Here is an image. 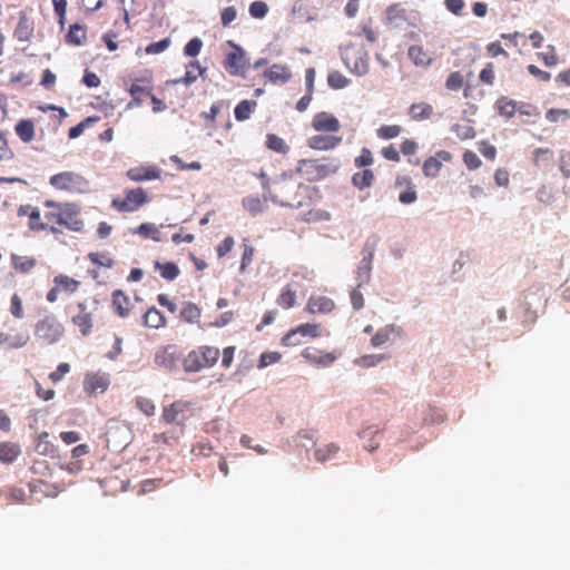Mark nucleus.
<instances>
[{
	"mask_svg": "<svg viewBox=\"0 0 570 570\" xmlns=\"http://www.w3.org/2000/svg\"><path fill=\"white\" fill-rule=\"evenodd\" d=\"M553 163V151L549 148H537L533 151V164L540 168H547Z\"/></svg>",
	"mask_w": 570,
	"mask_h": 570,
	"instance_id": "38",
	"label": "nucleus"
},
{
	"mask_svg": "<svg viewBox=\"0 0 570 570\" xmlns=\"http://www.w3.org/2000/svg\"><path fill=\"white\" fill-rule=\"evenodd\" d=\"M149 202L146 190L141 187L126 189L125 197H116L111 200V207L120 213H131L138 210Z\"/></svg>",
	"mask_w": 570,
	"mask_h": 570,
	"instance_id": "9",
	"label": "nucleus"
},
{
	"mask_svg": "<svg viewBox=\"0 0 570 570\" xmlns=\"http://www.w3.org/2000/svg\"><path fill=\"white\" fill-rule=\"evenodd\" d=\"M88 258L96 266L110 268L114 265V259L107 253H89Z\"/></svg>",
	"mask_w": 570,
	"mask_h": 570,
	"instance_id": "46",
	"label": "nucleus"
},
{
	"mask_svg": "<svg viewBox=\"0 0 570 570\" xmlns=\"http://www.w3.org/2000/svg\"><path fill=\"white\" fill-rule=\"evenodd\" d=\"M200 316L202 309L195 303L186 302L180 309V318L186 323H197Z\"/></svg>",
	"mask_w": 570,
	"mask_h": 570,
	"instance_id": "35",
	"label": "nucleus"
},
{
	"mask_svg": "<svg viewBox=\"0 0 570 570\" xmlns=\"http://www.w3.org/2000/svg\"><path fill=\"white\" fill-rule=\"evenodd\" d=\"M373 155L368 148H363L360 156L354 160V164L358 168L367 167L373 164Z\"/></svg>",
	"mask_w": 570,
	"mask_h": 570,
	"instance_id": "58",
	"label": "nucleus"
},
{
	"mask_svg": "<svg viewBox=\"0 0 570 570\" xmlns=\"http://www.w3.org/2000/svg\"><path fill=\"white\" fill-rule=\"evenodd\" d=\"M18 215L29 217L28 226L31 230L40 232L48 229V226L46 225V219H41L40 210L37 207H32L30 205H22L18 208Z\"/></svg>",
	"mask_w": 570,
	"mask_h": 570,
	"instance_id": "18",
	"label": "nucleus"
},
{
	"mask_svg": "<svg viewBox=\"0 0 570 570\" xmlns=\"http://www.w3.org/2000/svg\"><path fill=\"white\" fill-rule=\"evenodd\" d=\"M49 183L55 189L69 193H85L89 189V181L73 171L56 174L50 177Z\"/></svg>",
	"mask_w": 570,
	"mask_h": 570,
	"instance_id": "5",
	"label": "nucleus"
},
{
	"mask_svg": "<svg viewBox=\"0 0 570 570\" xmlns=\"http://www.w3.org/2000/svg\"><path fill=\"white\" fill-rule=\"evenodd\" d=\"M321 335V325L320 324H301L295 328H292L288 331L283 337H282V344L284 346H296L301 344V341L297 338V336L302 337H311L315 338Z\"/></svg>",
	"mask_w": 570,
	"mask_h": 570,
	"instance_id": "11",
	"label": "nucleus"
},
{
	"mask_svg": "<svg viewBox=\"0 0 570 570\" xmlns=\"http://www.w3.org/2000/svg\"><path fill=\"white\" fill-rule=\"evenodd\" d=\"M312 127L320 132H337L341 129L338 119L326 111L314 115Z\"/></svg>",
	"mask_w": 570,
	"mask_h": 570,
	"instance_id": "14",
	"label": "nucleus"
},
{
	"mask_svg": "<svg viewBox=\"0 0 570 570\" xmlns=\"http://www.w3.org/2000/svg\"><path fill=\"white\" fill-rule=\"evenodd\" d=\"M10 259H11L12 267L17 272H20V273H23V274L29 273L37 265L36 258L30 257V256H22V255H18V254H11Z\"/></svg>",
	"mask_w": 570,
	"mask_h": 570,
	"instance_id": "33",
	"label": "nucleus"
},
{
	"mask_svg": "<svg viewBox=\"0 0 570 570\" xmlns=\"http://www.w3.org/2000/svg\"><path fill=\"white\" fill-rule=\"evenodd\" d=\"M373 257V249H368L361 259L360 265L357 267V287H362L363 285L370 282Z\"/></svg>",
	"mask_w": 570,
	"mask_h": 570,
	"instance_id": "21",
	"label": "nucleus"
},
{
	"mask_svg": "<svg viewBox=\"0 0 570 570\" xmlns=\"http://www.w3.org/2000/svg\"><path fill=\"white\" fill-rule=\"evenodd\" d=\"M351 303L354 309H361L364 307V296L360 291V287H355L352 289L350 294Z\"/></svg>",
	"mask_w": 570,
	"mask_h": 570,
	"instance_id": "63",
	"label": "nucleus"
},
{
	"mask_svg": "<svg viewBox=\"0 0 570 570\" xmlns=\"http://www.w3.org/2000/svg\"><path fill=\"white\" fill-rule=\"evenodd\" d=\"M463 161L470 170L478 169L482 164L478 155L471 150H466L463 154Z\"/></svg>",
	"mask_w": 570,
	"mask_h": 570,
	"instance_id": "60",
	"label": "nucleus"
},
{
	"mask_svg": "<svg viewBox=\"0 0 570 570\" xmlns=\"http://www.w3.org/2000/svg\"><path fill=\"white\" fill-rule=\"evenodd\" d=\"M144 325L149 328H161L166 325V317L156 307H150L144 314Z\"/></svg>",
	"mask_w": 570,
	"mask_h": 570,
	"instance_id": "29",
	"label": "nucleus"
},
{
	"mask_svg": "<svg viewBox=\"0 0 570 570\" xmlns=\"http://www.w3.org/2000/svg\"><path fill=\"white\" fill-rule=\"evenodd\" d=\"M546 118L550 122L566 121L570 119V110L562 108H551L546 112Z\"/></svg>",
	"mask_w": 570,
	"mask_h": 570,
	"instance_id": "47",
	"label": "nucleus"
},
{
	"mask_svg": "<svg viewBox=\"0 0 570 570\" xmlns=\"http://www.w3.org/2000/svg\"><path fill=\"white\" fill-rule=\"evenodd\" d=\"M342 142V137L330 135H315L308 138L307 145L314 150L334 149Z\"/></svg>",
	"mask_w": 570,
	"mask_h": 570,
	"instance_id": "20",
	"label": "nucleus"
},
{
	"mask_svg": "<svg viewBox=\"0 0 570 570\" xmlns=\"http://www.w3.org/2000/svg\"><path fill=\"white\" fill-rule=\"evenodd\" d=\"M302 356L311 364L326 367L334 363L336 355L333 353L322 352L315 347H306L302 352Z\"/></svg>",
	"mask_w": 570,
	"mask_h": 570,
	"instance_id": "16",
	"label": "nucleus"
},
{
	"mask_svg": "<svg viewBox=\"0 0 570 570\" xmlns=\"http://www.w3.org/2000/svg\"><path fill=\"white\" fill-rule=\"evenodd\" d=\"M266 147L283 155L289 151V146L285 140L275 134H268L266 136Z\"/></svg>",
	"mask_w": 570,
	"mask_h": 570,
	"instance_id": "41",
	"label": "nucleus"
},
{
	"mask_svg": "<svg viewBox=\"0 0 570 570\" xmlns=\"http://www.w3.org/2000/svg\"><path fill=\"white\" fill-rule=\"evenodd\" d=\"M52 282L58 287L60 293H66L69 295L76 293L81 285L79 281L65 274L55 276Z\"/></svg>",
	"mask_w": 570,
	"mask_h": 570,
	"instance_id": "27",
	"label": "nucleus"
},
{
	"mask_svg": "<svg viewBox=\"0 0 570 570\" xmlns=\"http://www.w3.org/2000/svg\"><path fill=\"white\" fill-rule=\"evenodd\" d=\"M296 291L289 285H286L277 297V304L285 309H288L295 305Z\"/></svg>",
	"mask_w": 570,
	"mask_h": 570,
	"instance_id": "40",
	"label": "nucleus"
},
{
	"mask_svg": "<svg viewBox=\"0 0 570 570\" xmlns=\"http://www.w3.org/2000/svg\"><path fill=\"white\" fill-rule=\"evenodd\" d=\"M282 355L278 352H265L259 356V361L257 364L258 368H264L268 365L277 363L281 360Z\"/></svg>",
	"mask_w": 570,
	"mask_h": 570,
	"instance_id": "53",
	"label": "nucleus"
},
{
	"mask_svg": "<svg viewBox=\"0 0 570 570\" xmlns=\"http://www.w3.org/2000/svg\"><path fill=\"white\" fill-rule=\"evenodd\" d=\"M202 47L203 41L198 37H195L186 43L184 52L186 56L195 57L199 53Z\"/></svg>",
	"mask_w": 570,
	"mask_h": 570,
	"instance_id": "59",
	"label": "nucleus"
},
{
	"mask_svg": "<svg viewBox=\"0 0 570 570\" xmlns=\"http://www.w3.org/2000/svg\"><path fill=\"white\" fill-rule=\"evenodd\" d=\"M127 177L132 181L153 180L160 177V169L156 166H138L127 170Z\"/></svg>",
	"mask_w": 570,
	"mask_h": 570,
	"instance_id": "19",
	"label": "nucleus"
},
{
	"mask_svg": "<svg viewBox=\"0 0 570 570\" xmlns=\"http://www.w3.org/2000/svg\"><path fill=\"white\" fill-rule=\"evenodd\" d=\"M442 163L436 157H429L423 163V174L426 177H436L441 170Z\"/></svg>",
	"mask_w": 570,
	"mask_h": 570,
	"instance_id": "45",
	"label": "nucleus"
},
{
	"mask_svg": "<svg viewBox=\"0 0 570 570\" xmlns=\"http://www.w3.org/2000/svg\"><path fill=\"white\" fill-rule=\"evenodd\" d=\"M28 341L29 334L27 332L17 333L14 335L0 332V345H6L9 348L23 347Z\"/></svg>",
	"mask_w": 570,
	"mask_h": 570,
	"instance_id": "28",
	"label": "nucleus"
},
{
	"mask_svg": "<svg viewBox=\"0 0 570 570\" xmlns=\"http://www.w3.org/2000/svg\"><path fill=\"white\" fill-rule=\"evenodd\" d=\"M33 35V24L30 19L22 13L19 18L17 28L14 30V37L19 41H29Z\"/></svg>",
	"mask_w": 570,
	"mask_h": 570,
	"instance_id": "30",
	"label": "nucleus"
},
{
	"mask_svg": "<svg viewBox=\"0 0 570 570\" xmlns=\"http://www.w3.org/2000/svg\"><path fill=\"white\" fill-rule=\"evenodd\" d=\"M136 407L147 416H153L156 411L154 402L145 396H137L135 399Z\"/></svg>",
	"mask_w": 570,
	"mask_h": 570,
	"instance_id": "48",
	"label": "nucleus"
},
{
	"mask_svg": "<svg viewBox=\"0 0 570 570\" xmlns=\"http://www.w3.org/2000/svg\"><path fill=\"white\" fill-rule=\"evenodd\" d=\"M155 268L160 273V276L166 281H174L176 277H178L180 273L178 266L173 262H155Z\"/></svg>",
	"mask_w": 570,
	"mask_h": 570,
	"instance_id": "39",
	"label": "nucleus"
},
{
	"mask_svg": "<svg viewBox=\"0 0 570 570\" xmlns=\"http://www.w3.org/2000/svg\"><path fill=\"white\" fill-rule=\"evenodd\" d=\"M226 43L229 47V51L225 53L224 67L236 71L248 68L250 63L244 49L233 40H228Z\"/></svg>",
	"mask_w": 570,
	"mask_h": 570,
	"instance_id": "12",
	"label": "nucleus"
},
{
	"mask_svg": "<svg viewBox=\"0 0 570 570\" xmlns=\"http://www.w3.org/2000/svg\"><path fill=\"white\" fill-rule=\"evenodd\" d=\"M402 332H403L402 328L394 324L386 325L385 327L380 328L372 336L371 343L373 346L379 347V346L390 342L392 336H401Z\"/></svg>",
	"mask_w": 570,
	"mask_h": 570,
	"instance_id": "23",
	"label": "nucleus"
},
{
	"mask_svg": "<svg viewBox=\"0 0 570 570\" xmlns=\"http://www.w3.org/2000/svg\"><path fill=\"white\" fill-rule=\"evenodd\" d=\"M494 108L500 116L510 119L517 115V100L501 97L495 101Z\"/></svg>",
	"mask_w": 570,
	"mask_h": 570,
	"instance_id": "31",
	"label": "nucleus"
},
{
	"mask_svg": "<svg viewBox=\"0 0 570 570\" xmlns=\"http://www.w3.org/2000/svg\"><path fill=\"white\" fill-rule=\"evenodd\" d=\"M299 170L309 179L320 180L335 173L336 167L331 163H322L317 159H303L299 161Z\"/></svg>",
	"mask_w": 570,
	"mask_h": 570,
	"instance_id": "10",
	"label": "nucleus"
},
{
	"mask_svg": "<svg viewBox=\"0 0 570 570\" xmlns=\"http://www.w3.org/2000/svg\"><path fill=\"white\" fill-rule=\"evenodd\" d=\"M220 352L218 347L202 345L190 351L183 361V366L186 372H199L204 368L214 366Z\"/></svg>",
	"mask_w": 570,
	"mask_h": 570,
	"instance_id": "2",
	"label": "nucleus"
},
{
	"mask_svg": "<svg viewBox=\"0 0 570 570\" xmlns=\"http://www.w3.org/2000/svg\"><path fill=\"white\" fill-rule=\"evenodd\" d=\"M257 102L254 100H242L234 109L236 120L244 121L249 119L253 110L256 108Z\"/></svg>",
	"mask_w": 570,
	"mask_h": 570,
	"instance_id": "37",
	"label": "nucleus"
},
{
	"mask_svg": "<svg viewBox=\"0 0 570 570\" xmlns=\"http://www.w3.org/2000/svg\"><path fill=\"white\" fill-rule=\"evenodd\" d=\"M191 453L196 456L207 458L213 453V446L209 443L198 442L193 446Z\"/></svg>",
	"mask_w": 570,
	"mask_h": 570,
	"instance_id": "62",
	"label": "nucleus"
},
{
	"mask_svg": "<svg viewBox=\"0 0 570 570\" xmlns=\"http://www.w3.org/2000/svg\"><path fill=\"white\" fill-rule=\"evenodd\" d=\"M237 18V9L234 6L226 7L220 12V23L224 28L229 27Z\"/></svg>",
	"mask_w": 570,
	"mask_h": 570,
	"instance_id": "55",
	"label": "nucleus"
},
{
	"mask_svg": "<svg viewBox=\"0 0 570 570\" xmlns=\"http://www.w3.org/2000/svg\"><path fill=\"white\" fill-rule=\"evenodd\" d=\"M21 454V446L16 442H0V462L11 464Z\"/></svg>",
	"mask_w": 570,
	"mask_h": 570,
	"instance_id": "24",
	"label": "nucleus"
},
{
	"mask_svg": "<svg viewBox=\"0 0 570 570\" xmlns=\"http://www.w3.org/2000/svg\"><path fill=\"white\" fill-rule=\"evenodd\" d=\"M385 21L393 29H415L421 22V14L416 10L405 8L402 3H393L385 9Z\"/></svg>",
	"mask_w": 570,
	"mask_h": 570,
	"instance_id": "3",
	"label": "nucleus"
},
{
	"mask_svg": "<svg viewBox=\"0 0 570 570\" xmlns=\"http://www.w3.org/2000/svg\"><path fill=\"white\" fill-rule=\"evenodd\" d=\"M99 308V301L92 298L91 301L85 299L77 304V313L71 317V323L78 327L82 336H88L92 333L95 313Z\"/></svg>",
	"mask_w": 570,
	"mask_h": 570,
	"instance_id": "4",
	"label": "nucleus"
},
{
	"mask_svg": "<svg viewBox=\"0 0 570 570\" xmlns=\"http://www.w3.org/2000/svg\"><path fill=\"white\" fill-rule=\"evenodd\" d=\"M235 245V239L233 236H226L222 243L217 246V256L219 258L224 257L226 254H228Z\"/></svg>",
	"mask_w": 570,
	"mask_h": 570,
	"instance_id": "61",
	"label": "nucleus"
},
{
	"mask_svg": "<svg viewBox=\"0 0 570 570\" xmlns=\"http://www.w3.org/2000/svg\"><path fill=\"white\" fill-rule=\"evenodd\" d=\"M191 406L189 401L177 400L163 406L160 420L166 424L184 428L185 422L191 415Z\"/></svg>",
	"mask_w": 570,
	"mask_h": 570,
	"instance_id": "8",
	"label": "nucleus"
},
{
	"mask_svg": "<svg viewBox=\"0 0 570 570\" xmlns=\"http://www.w3.org/2000/svg\"><path fill=\"white\" fill-rule=\"evenodd\" d=\"M327 82L333 89H343L348 85L350 80L342 73H328Z\"/></svg>",
	"mask_w": 570,
	"mask_h": 570,
	"instance_id": "57",
	"label": "nucleus"
},
{
	"mask_svg": "<svg viewBox=\"0 0 570 570\" xmlns=\"http://www.w3.org/2000/svg\"><path fill=\"white\" fill-rule=\"evenodd\" d=\"M178 362L176 345H167L159 348L155 354V363L164 368L173 370Z\"/></svg>",
	"mask_w": 570,
	"mask_h": 570,
	"instance_id": "17",
	"label": "nucleus"
},
{
	"mask_svg": "<svg viewBox=\"0 0 570 570\" xmlns=\"http://www.w3.org/2000/svg\"><path fill=\"white\" fill-rule=\"evenodd\" d=\"M63 333L65 327L55 315H46L35 326L36 337L49 345L60 341Z\"/></svg>",
	"mask_w": 570,
	"mask_h": 570,
	"instance_id": "7",
	"label": "nucleus"
},
{
	"mask_svg": "<svg viewBox=\"0 0 570 570\" xmlns=\"http://www.w3.org/2000/svg\"><path fill=\"white\" fill-rule=\"evenodd\" d=\"M96 120H98V118L88 117L85 120L80 121L78 125L71 127L68 132L69 138L73 139V138L79 137L83 132L85 128L88 125L95 122Z\"/></svg>",
	"mask_w": 570,
	"mask_h": 570,
	"instance_id": "56",
	"label": "nucleus"
},
{
	"mask_svg": "<svg viewBox=\"0 0 570 570\" xmlns=\"http://www.w3.org/2000/svg\"><path fill=\"white\" fill-rule=\"evenodd\" d=\"M49 208L45 214L46 225L51 233H61L60 227L71 232H81L83 220L80 217V208L70 203L59 204L52 200L45 203Z\"/></svg>",
	"mask_w": 570,
	"mask_h": 570,
	"instance_id": "1",
	"label": "nucleus"
},
{
	"mask_svg": "<svg viewBox=\"0 0 570 570\" xmlns=\"http://www.w3.org/2000/svg\"><path fill=\"white\" fill-rule=\"evenodd\" d=\"M338 450L340 448L334 443L326 444L323 448H318L315 450V460L317 462L323 463L333 458L338 452Z\"/></svg>",
	"mask_w": 570,
	"mask_h": 570,
	"instance_id": "43",
	"label": "nucleus"
},
{
	"mask_svg": "<svg viewBox=\"0 0 570 570\" xmlns=\"http://www.w3.org/2000/svg\"><path fill=\"white\" fill-rule=\"evenodd\" d=\"M254 247L249 244V240L245 238L243 240V255L240 262V272H244L248 265H250L254 257Z\"/></svg>",
	"mask_w": 570,
	"mask_h": 570,
	"instance_id": "49",
	"label": "nucleus"
},
{
	"mask_svg": "<svg viewBox=\"0 0 570 570\" xmlns=\"http://www.w3.org/2000/svg\"><path fill=\"white\" fill-rule=\"evenodd\" d=\"M446 88L449 90H459L464 86V80L461 73H451L446 80Z\"/></svg>",
	"mask_w": 570,
	"mask_h": 570,
	"instance_id": "64",
	"label": "nucleus"
},
{
	"mask_svg": "<svg viewBox=\"0 0 570 570\" xmlns=\"http://www.w3.org/2000/svg\"><path fill=\"white\" fill-rule=\"evenodd\" d=\"M267 200L268 199H265V195H263V199L258 196H249L243 199V206L249 214L255 216L264 212Z\"/></svg>",
	"mask_w": 570,
	"mask_h": 570,
	"instance_id": "36",
	"label": "nucleus"
},
{
	"mask_svg": "<svg viewBox=\"0 0 570 570\" xmlns=\"http://www.w3.org/2000/svg\"><path fill=\"white\" fill-rule=\"evenodd\" d=\"M409 58L416 67L426 68L432 62V57L422 46H411L407 50Z\"/></svg>",
	"mask_w": 570,
	"mask_h": 570,
	"instance_id": "26",
	"label": "nucleus"
},
{
	"mask_svg": "<svg viewBox=\"0 0 570 570\" xmlns=\"http://www.w3.org/2000/svg\"><path fill=\"white\" fill-rule=\"evenodd\" d=\"M374 173L372 169H363L352 176V184L355 188L363 190L372 186Z\"/></svg>",
	"mask_w": 570,
	"mask_h": 570,
	"instance_id": "34",
	"label": "nucleus"
},
{
	"mask_svg": "<svg viewBox=\"0 0 570 570\" xmlns=\"http://www.w3.org/2000/svg\"><path fill=\"white\" fill-rule=\"evenodd\" d=\"M401 134L399 125H384L377 129V136L382 139H392Z\"/></svg>",
	"mask_w": 570,
	"mask_h": 570,
	"instance_id": "51",
	"label": "nucleus"
},
{
	"mask_svg": "<svg viewBox=\"0 0 570 570\" xmlns=\"http://www.w3.org/2000/svg\"><path fill=\"white\" fill-rule=\"evenodd\" d=\"M257 177L262 181V187L264 189L265 199H271L273 202H278L277 197L279 196V197H282V199L279 200V203L282 205H289V206L293 205L294 198H292L288 195V191L294 189V188H296V187H299V184H297L295 180H292V179H286V178L278 179V180L275 181V184L277 185L278 194L277 195H273V193L271 190V185H269V179L267 177V174L262 170L257 175Z\"/></svg>",
	"mask_w": 570,
	"mask_h": 570,
	"instance_id": "6",
	"label": "nucleus"
},
{
	"mask_svg": "<svg viewBox=\"0 0 570 570\" xmlns=\"http://www.w3.org/2000/svg\"><path fill=\"white\" fill-rule=\"evenodd\" d=\"M109 383V376L106 373H87L83 379V390L90 395L104 393L108 389Z\"/></svg>",
	"mask_w": 570,
	"mask_h": 570,
	"instance_id": "13",
	"label": "nucleus"
},
{
	"mask_svg": "<svg viewBox=\"0 0 570 570\" xmlns=\"http://www.w3.org/2000/svg\"><path fill=\"white\" fill-rule=\"evenodd\" d=\"M334 308V301L324 295H312L305 306V311L309 314H327Z\"/></svg>",
	"mask_w": 570,
	"mask_h": 570,
	"instance_id": "15",
	"label": "nucleus"
},
{
	"mask_svg": "<svg viewBox=\"0 0 570 570\" xmlns=\"http://www.w3.org/2000/svg\"><path fill=\"white\" fill-rule=\"evenodd\" d=\"M137 233L140 234L141 236L144 237H147V238H151L156 242H159L160 238H159V229L151 223H144L141 224L138 229H137Z\"/></svg>",
	"mask_w": 570,
	"mask_h": 570,
	"instance_id": "50",
	"label": "nucleus"
},
{
	"mask_svg": "<svg viewBox=\"0 0 570 570\" xmlns=\"http://www.w3.org/2000/svg\"><path fill=\"white\" fill-rule=\"evenodd\" d=\"M111 298L115 313L121 318L128 317L130 314L129 296L124 291L116 289L112 292Z\"/></svg>",
	"mask_w": 570,
	"mask_h": 570,
	"instance_id": "22",
	"label": "nucleus"
},
{
	"mask_svg": "<svg viewBox=\"0 0 570 570\" xmlns=\"http://www.w3.org/2000/svg\"><path fill=\"white\" fill-rule=\"evenodd\" d=\"M517 115L520 117L538 118L541 115L538 107L524 101H517Z\"/></svg>",
	"mask_w": 570,
	"mask_h": 570,
	"instance_id": "44",
	"label": "nucleus"
},
{
	"mask_svg": "<svg viewBox=\"0 0 570 570\" xmlns=\"http://www.w3.org/2000/svg\"><path fill=\"white\" fill-rule=\"evenodd\" d=\"M410 112H411V116L413 119L421 120V119L429 118L433 112V108L429 104L419 102V104H413L411 106Z\"/></svg>",
	"mask_w": 570,
	"mask_h": 570,
	"instance_id": "42",
	"label": "nucleus"
},
{
	"mask_svg": "<svg viewBox=\"0 0 570 570\" xmlns=\"http://www.w3.org/2000/svg\"><path fill=\"white\" fill-rule=\"evenodd\" d=\"M268 12V6L264 1H254L249 4V14L255 19L264 18Z\"/></svg>",
	"mask_w": 570,
	"mask_h": 570,
	"instance_id": "52",
	"label": "nucleus"
},
{
	"mask_svg": "<svg viewBox=\"0 0 570 570\" xmlns=\"http://www.w3.org/2000/svg\"><path fill=\"white\" fill-rule=\"evenodd\" d=\"M14 132L22 142H30L36 135V126L31 119H21L14 126Z\"/></svg>",
	"mask_w": 570,
	"mask_h": 570,
	"instance_id": "25",
	"label": "nucleus"
},
{
	"mask_svg": "<svg viewBox=\"0 0 570 570\" xmlns=\"http://www.w3.org/2000/svg\"><path fill=\"white\" fill-rule=\"evenodd\" d=\"M10 313L16 318H22L24 316L22 299L21 297L14 293L10 299Z\"/></svg>",
	"mask_w": 570,
	"mask_h": 570,
	"instance_id": "54",
	"label": "nucleus"
},
{
	"mask_svg": "<svg viewBox=\"0 0 570 570\" xmlns=\"http://www.w3.org/2000/svg\"><path fill=\"white\" fill-rule=\"evenodd\" d=\"M87 39V28L83 24L73 23L69 27L66 41L69 45L81 46Z\"/></svg>",
	"mask_w": 570,
	"mask_h": 570,
	"instance_id": "32",
	"label": "nucleus"
}]
</instances>
